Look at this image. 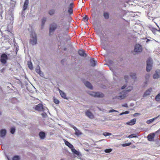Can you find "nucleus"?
Wrapping results in <instances>:
<instances>
[{"label":"nucleus","instance_id":"44","mask_svg":"<svg viewBox=\"0 0 160 160\" xmlns=\"http://www.w3.org/2000/svg\"><path fill=\"white\" fill-rule=\"evenodd\" d=\"M140 115V114L139 113H136L133 115V116L134 117H136L137 116V115Z\"/></svg>","mask_w":160,"mask_h":160},{"label":"nucleus","instance_id":"7","mask_svg":"<svg viewBox=\"0 0 160 160\" xmlns=\"http://www.w3.org/2000/svg\"><path fill=\"white\" fill-rule=\"evenodd\" d=\"M8 59L7 55L5 54H2L1 56V62L3 64H5L6 63V60Z\"/></svg>","mask_w":160,"mask_h":160},{"label":"nucleus","instance_id":"40","mask_svg":"<svg viewBox=\"0 0 160 160\" xmlns=\"http://www.w3.org/2000/svg\"><path fill=\"white\" fill-rule=\"evenodd\" d=\"M43 108L42 109V111H43V112H45V111H47L48 112V108H47V107H43Z\"/></svg>","mask_w":160,"mask_h":160},{"label":"nucleus","instance_id":"30","mask_svg":"<svg viewBox=\"0 0 160 160\" xmlns=\"http://www.w3.org/2000/svg\"><path fill=\"white\" fill-rule=\"evenodd\" d=\"M155 100L157 101H159L160 100V92L156 96Z\"/></svg>","mask_w":160,"mask_h":160},{"label":"nucleus","instance_id":"20","mask_svg":"<svg viewBox=\"0 0 160 160\" xmlns=\"http://www.w3.org/2000/svg\"><path fill=\"white\" fill-rule=\"evenodd\" d=\"M78 54L81 56L84 57L86 56V54L82 50H79L78 51Z\"/></svg>","mask_w":160,"mask_h":160},{"label":"nucleus","instance_id":"16","mask_svg":"<svg viewBox=\"0 0 160 160\" xmlns=\"http://www.w3.org/2000/svg\"><path fill=\"white\" fill-rule=\"evenodd\" d=\"M29 3L28 0H25V2H24L23 7V10H25L28 7V4Z\"/></svg>","mask_w":160,"mask_h":160},{"label":"nucleus","instance_id":"33","mask_svg":"<svg viewBox=\"0 0 160 160\" xmlns=\"http://www.w3.org/2000/svg\"><path fill=\"white\" fill-rule=\"evenodd\" d=\"M68 12L70 14H72L73 13V9L71 8L68 7Z\"/></svg>","mask_w":160,"mask_h":160},{"label":"nucleus","instance_id":"47","mask_svg":"<svg viewBox=\"0 0 160 160\" xmlns=\"http://www.w3.org/2000/svg\"><path fill=\"white\" fill-rule=\"evenodd\" d=\"M83 19L84 20L86 19L87 20H87L88 19V17L86 15L84 17H83Z\"/></svg>","mask_w":160,"mask_h":160},{"label":"nucleus","instance_id":"39","mask_svg":"<svg viewBox=\"0 0 160 160\" xmlns=\"http://www.w3.org/2000/svg\"><path fill=\"white\" fill-rule=\"evenodd\" d=\"M15 132V128H12L11 129L10 132L12 134H13Z\"/></svg>","mask_w":160,"mask_h":160},{"label":"nucleus","instance_id":"35","mask_svg":"<svg viewBox=\"0 0 160 160\" xmlns=\"http://www.w3.org/2000/svg\"><path fill=\"white\" fill-rule=\"evenodd\" d=\"M112 150L111 148L107 149L105 150L104 152L106 153H109L111 152Z\"/></svg>","mask_w":160,"mask_h":160},{"label":"nucleus","instance_id":"22","mask_svg":"<svg viewBox=\"0 0 160 160\" xmlns=\"http://www.w3.org/2000/svg\"><path fill=\"white\" fill-rule=\"evenodd\" d=\"M59 92L61 96L64 98H66V96L65 94L62 91L59 89Z\"/></svg>","mask_w":160,"mask_h":160},{"label":"nucleus","instance_id":"49","mask_svg":"<svg viewBox=\"0 0 160 160\" xmlns=\"http://www.w3.org/2000/svg\"><path fill=\"white\" fill-rule=\"evenodd\" d=\"M126 85H123V86H122V87L121 89H124L126 88Z\"/></svg>","mask_w":160,"mask_h":160},{"label":"nucleus","instance_id":"55","mask_svg":"<svg viewBox=\"0 0 160 160\" xmlns=\"http://www.w3.org/2000/svg\"><path fill=\"white\" fill-rule=\"evenodd\" d=\"M43 114H43V113H42V115H43Z\"/></svg>","mask_w":160,"mask_h":160},{"label":"nucleus","instance_id":"41","mask_svg":"<svg viewBox=\"0 0 160 160\" xmlns=\"http://www.w3.org/2000/svg\"><path fill=\"white\" fill-rule=\"evenodd\" d=\"M118 112V111L115 110H114V109L111 110L110 111H109V113H111V112Z\"/></svg>","mask_w":160,"mask_h":160},{"label":"nucleus","instance_id":"31","mask_svg":"<svg viewBox=\"0 0 160 160\" xmlns=\"http://www.w3.org/2000/svg\"><path fill=\"white\" fill-rule=\"evenodd\" d=\"M137 136H136V134H131L129 135L128 137H127V138H135Z\"/></svg>","mask_w":160,"mask_h":160},{"label":"nucleus","instance_id":"52","mask_svg":"<svg viewBox=\"0 0 160 160\" xmlns=\"http://www.w3.org/2000/svg\"><path fill=\"white\" fill-rule=\"evenodd\" d=\"M158 31L159 32H160V28H159V30H158Z\"/></svg>","mask_w":160,"mask_h":160},{"label":"nucleus","instance_id":"2","mask_svg":"<svg viewBox=\"0 0 160 160\" xmlns=\"http://www.w3.org/2000/svg\"><path fill=\"white\" fill-rule=\"evenodd\" d=\"M31 38L30 43L32 45H35L37 43V38L36 33L34 32H32L31 34Z\"/></svg>","mask_w":160,"mask_h":160},{"label":"nucleus","instance_id":"3","mask_svg":"<svg viewBox=\"0 0 160 160\" xmlns=\"http://www.w3.org/2000/svg\"><path fill=\"white\" fill-rule=\"evenodd\" d=\"M152 61L151 58H149L148 59L147 62V71L148 72H149L152 67Z\"/></svg>","mask_w":160,"mask_h":160},{"label":"nucleus","instance_id":"50","mask_svg":"<svg viewBox=\"0 0 160 160\" xmlns=\"http://www.w3.org/2000/svg\"><path fill=\"white\" fill-rule=\"evenodd\" d=\"M123 115V113L122 112L119 115L120 116H121V115Z\"/></svg>","mask_w":160,"mask_h":160},{"label":"nucleus","instance_id":"12","mask_svg":"<svg viewBox=\"0 0 160 160\" xmlns=\"http://www.w3.org/2000/svg\"><path fill=\"white\" fill-rule=\"evenodd\" d=\"M136 121V119L134 118L130 121L126 122V124L129 125H132L134 124Z\"/></svg>","mask_w":160,"mask_h":160},{"label":"nucleus","instance_id":"34","mask_svg":"<svg viewBox=\"0 0 160 160\" xmlns=\"http://www.w3.org/2000/svg\"><path fill=\"white\" fill-rule=\"evenodd\" d=\"M111 133H109V132H104L103 133V135L105 136H110V135H111Z\"/></svg>","mask_w":160,"mask_h":160},{"label":"nucleus","instance_id":"53","mask_svg":"<svg viewBox=\"0 0 160 160\" xmlns=\"http://www.w3.org/2000/svg\"><path fill=\"white\" fill-rule=\"evenodd\" d=\"M110 62H112V61H110ZM110 63H111V62H110Z\"/></svg>","mask_w":160,"mask_h":160},{"label":"nucleus","instance_id":"1","mask_svg":"<svg viewBox=\"0 0 160 160\" xmlns=\"http://www.w3.org/2000/svg\"><path fill=\"white\" fill-rule=\"evenodd\" d=\"M133 87L131 86H129L127 88L126 90L123 91L121 93V95L116 97V98L121 100L124 98L127 95L128 93L132 89Z\"/></svg>","mask_w":160,"mask_h":160},{"label":"nucleus","instance_id":"46","mask_svg":"<svg viewBox=\"0 0 160 160\" xmlns=\"http://www.w3.org/2000/svg\"><path fill=\"white\" fill-rule=\"evenodd\" d=\"M122 106L123 107H126V108H127L128 107V104L127 103H125V104L122 105Z\"/></svg>","mask_w":160,"mask_h":160},{"label":"nucleus","instance_id":"18","mask_svg":"<svg viewBox=\"0 0 160 160\" xmlns=\"http://www.w3.org/2000/svg\"><path fill=\"white\" fill-rule=\"evenodd\" d=\"M85 86L89 88L92 89V87L91 84L88 82H86L85 83Z\"/></svg>","mask_w":160,"mask_h":160},{"label":"nucleus","instance_id":"45","mask_svg":"<svg viewBox=\"0 0 160 160\" xmlns=\"http://www.w3.org/2000/svg\"><path fill=\"white\" fill-rule=\"evenodd\" d=\"M73 3H71L70 4L69 8H73Z\"/></svg>","mask_w":160,"mask_h":160},{"label":"nucleus","instance_id":"21","mask_svg":"<svg viewBox=\"0 0 160 160\" xmlns=\"http://www.w3.org/2000/svg\"><path fill=\"white\" fill-rule=\"evenodd\" d=\"M72 151L75 154L77 155L78 156H79L80 155V152L78 151H77L74 148V147L72 148L71 149Z\"/></svg>","mask_w":160,"mask_h":160},{"label":"nucleus","instance_id":"29","mask_svg":"<svg viewBox=\"0 0 160 160\" xmlns=\"http://www.w3.org/2000/svg\"><path fill=\"white\" fill-rule=\"evenodd\" d=\"M103 16L105 19H108L109 18V14L107 12H105L103 13Z\"/></svg>","mask_w":160,"mask_h":160},{"label":"nucleus","instance_id":"28","mask_svg":"<svg viewBox=\"0 0 160 160\" xmlns=\"http://www.w3.org/2000/svg\"><path fill=\"white\" fill-rule=\"evenodd\" d=\"M131 77L133 79L136 78V74L134 73H131L130 74Z\"/></svg>","mask_w":160,"mask_h":160},{"label":"nucleus","instance_id":"5","mask_svg":"<svg viewBox=\"0 0 160 160\" xmlns=\"http://www.w3.org/2000/svg\"><path fill=\"white\" fill-rule=\"evenodd\" d=\"M142 47L139 44H136L134 47V52H142Z\"/></svg>","mask_w":160,"mask_h":160},{"label":"nucleus","instance_id":"24","mask_svg":"<svg viewBox=\"0 0 160 160\" xmlns=\"http://www.w3.org/2000/svg\"><path fill=\"white\" fill-rule=\"evenodd\" d=\"M90 62L91 65L92 66L94 67L95 66L96 62L93 59V58L91 59Z\"/></svg>","mask_w":160,"mask_h":160},{"label":"nucleus","instance_id":"51","mask_svg":"<svg viewBox=\"0 0 160 160\" xmlns=\"http://www.w3.org/2000/svg\"><path fill=\"white\" fill-rule=\"evenodd\" d=\"M110 70H112V72H113V71H112V69H111V68H110Z\"/></svg>","mask_w":160,"mask_h":160},{"label":"nucleus","instance_id":"4","mask_svg":"<svg viewBox=\"0 0 160 160\" xmlns=\"http://www.w3.org/2000/svg\"><path fill=\"white\" fill-rule=\"evenodd\" d=\"M89 94L95 97L102 98L104 96L103 94L100 92H90Z\"/></svg>","mask_w":160,"mask_h":160},{"label":"nucleus","instance_id":"25","mask_svg":"<svg viewBox=\"0 0 160 160\" xmlns=\"http://www.w3.org/2000/svg\"><path fill=\"white\" fill-rule=\"evenodd\" d=\"M28 65L29 68L31 69L32 70L33 69V67L31 61L28 62Z\"/></svg>","mask_w":160,"mask_h":160},{"label":"nucleus","instance_id":"14","mask_svg":"<svg viewBox=\"0 0 160 160\" xmlns=\"http://www.w3.org/2000/svg\"><path fill=\"white\" fill-rule=\"evenodd\" d=\"M152 91V89L151 88H150L148 89L146 91V92L144 93L143 97H145L150 95V93Z\"/></svg>","mask_w":160,"mask_h":160},{"label":"nucleus","instance_id":"54","mask_svg":"<svg viewBox=\"0 0 160 160\" xmlns=\"http://www.w3.org/2000/svg\"><path fill=\"white\" fill-rule=\"evenodd\" d=\"M86 151H88V150H86Z\"/></svg>","mask_w":160,"mask_h":160},{"label":"nucleus","instance_id":"8","mask_svg":"<svg viewBox=\"0 0 160 160\" xmlns=\"http://www.w3.org/2000/svg\"><path fill=\"white\" fill-rule=\"evenodd\" d=\"M155 134L154 133H151L148 135L147 137L148 140L149 141H153Z\"/></svg>","mask_w":160,"mask_h":160},{"label":"nucleus","instance_id":"10","mask_svg":"<svg viewBox=\"0 0 160 160\" xmlns=\"http://www.w3.org/2000/svg\"><path fill=\"white\" fill-rule=\"evenodd\" d=\"M72 127L75 132V134L76 135L78 136L82 134L81 131L79 130L77 128L74 126H73Z\"/></svg>","mask_w":160,"mask_h":160},{"label":"nucleus","instance_id":"11","mask_svg":"<svg viewBox=\"0 0 160 160\" xmlns=\"http://www.w3.org/2000/svg\"><path fill=\"white\" fill-rule=\"evenodd\" d=\"M6 130L5 129H2L0 131V137L4 138L6 136Z\"/></svg>","mask_w":160,"mask_h":160},{"label":"nucleus","instance_id":"23","mask_svg":"<svg viewBox=\"0 0 160 160\" xmlns=\"http://www.w3.org/2000/svg\"><path fill=\"white\" fill-rule=\"evenodd\" d=\"M159 117V116H158L157 117L154 118H152V119H150V120H147V123L148 124H149V123L152 122L153 121H154V120H155L157 119Z\"/></svg>","mask_w":160,"mask_h":160},{"label":"nucleus","instance_id":"13","mask_svg":"<svg viewBox=\"0 0 160 160\" xmlns=\"http://www.w3.org/2000/svg\"><path fill=\"white\" fill-rule=\"evenodd\" d=\"M86 115L89 118L92 119L94 116L92 113L89 111L88 110L86 112Z\"/></svg>","mask_w":160,"mask_h":160},{"label":"nucleus","instance_id":"42","mask_svg":"<svg viewBox=\"0 0 160 160\" xmlns=\"http://www.w3.org/2000/svg\"><path fill=\"white\" fill-rule=\"evenodd\" d=\"M149 78V74H147L145 76V78L146 79L148 80Z\"/></svg>","mask_w":160,"mask_h":160},{"label":"nucleus","instance_id":"17","mask_svg":"<svg viewBox=\"0 0 160 160\" xmlns=\"http://www.w3.org/2000/svg\"><path fill=\"white\" fill-rule=\"evenodd\" d=\"M64 142L65 145L71 149L73 148V146L68 141L64 140Z\"/></svg>","mask_w":160,"mask_h":160},{"label":"nucleus","instance_id":"48","mask_svg":"<svg viewBox=\"0 0 160 160\" xmlns=\"http://www.w3.org/2000/svg\"><path fill=\"white\" fill-rule=\"evenodd\" d=\"M123 114H128L129 113V112L128 111H126L124 112H123Z\"/></svg>","mask_w":160,"mask_h":160},{"label":"nucleus","instance_id":"27","mask_svg":"<svg viewBox=\"0 0 160 160\" xmlns=\"http://www.w3.org/2000/svg\"><path fill=\"white\" fill-rule=\"evenodd\" d=\"M46 20V18L45 17H43L42 20V28L43 27L45 22Z\"/></svg>","mask_w":160,"mask_h":160},{"label":"nucleus","instance_id":"43","mask_svg":"<svg viewBox=\"0 0 160 160\" xmlns=\"http://www.w3.org/2000/svg\"><path fill=\"white\" fill-rule=\"evenodd\" d=\"M128 78V76H125L124 77V79L126 80V82H127V80Z\"/></svg>","mask_w":160,"mask_h":160},{"label":"nucleus","instance_id":"19","mask_svg":"<svg viewBox=\"0 0 160 160\" xmlns=\"http://www.w3.org/2000/svg\"><path fill=\"white\" fill-rule=\"evenodd\" d=\"M39 136L41 139H43L45 136V133L43 132H41L39 133Z\"/></svg>","mask_w":160,"mask_h":160},{"label":"nucleus","instance_id":"32","mask_svg":"<svg viewBox=\"0 0 160 160\" xmlns=\"http://www.w3.org/2000/svg\"><path fill=\"white\" fill-rule=\"evenodd\" d=\"M54 12L55 10L54 9L50 10L48 12V13L50 15H53L54 13Z\"/></svg>","mask_w":160,"mask_h":160},{"label":"nucleus","instance_id":"36","mask_svg":"<svg viewBox=\"0 0 160 160\" xmlns=\"http://www.w3.org/2000/svg\"><path fill=\"white\" fill-rule=\"evenodd\" d=\"M53 101L55 104H58L59 102V101L58 99H56L55 98H54Z\"/></svg>","mask_w":160,"mask_h":160},{"label":"nucleus","instance_id":"9","mask_svg":"<svg viewBox=\"0 0 160 160\" xmlns=\"http://www.w3.org/2000/svg\"><path fill=\"white\" fill-rule=\"evenodd\" d=\"M43 105L41 104H39L36 106L35 109L39 111H42L43 109Z\"/></svg>","mask_w":160,"mask_h":160},{"label":"nucleus","instance_id":"6","mask_svg":"<svg viewBox=\"0 0 160 160\" xmlns=\"http://www.w3.org/2000/svg\"><path fill=\"white\" fill-rule=\"evenodd\" d=\"M57 25L55 23H53L50 25L49 32L51 33L54 32L57 28Z\"/></svg>","mask_w":160,"mask_h":160},{"label":"nucleus","instance_id":"56","mask_svg":"<svg viewBox=\"0 0 160 160\" xmlns=\"http://www.w3.org/2000/svg\"><path fill=\"white\" fill-rule=\"evenodd\" d=\"M157 26H158V28H159V26H158L157 25Z\"/></svg>","mask_w":160,"mask_h":160},{"label":"nucleus","instance_id":"37","mask_svg":"<svg viewBox=\"0 0 160 160\" xmlns=\"http://www.w3.org/2000/svg\"><path fill=\"white\" fill-rule=\"evenodd\" d=\"M13 160H19V157L18 156H16L13 157Z\"/></svg>","mask_w":160,"mask_h":160},{"label":"nucleus","instance_id":"26","mask_svg":"<svg viewBox=\"0 0 160 160\" xmlns=\"http://www.w3.org/2000/svg\"><path fill=\"white\" fill-rule=\"evenodd\" d=\"M159 74L157 71L155 73L153 76V78L154 79H157L159 77Z\"/></svg>","mask_w":160,"mask_h":160},{"label":"nucleus","instance_id":"38","mask_svg":"<svg viewBox=\"0 0 160 160\" xmlns=\"http://www.w3.org/2000/svg\"><path fill=\"white\" fill-rule=\"evenodd\" d=\"M131 142H130L129 143H124V144H122V146L123 147L128 146H129V145H130L131 144Z\"/></svg>","mask_w":160,"mask_h":160},{"label":"nucleus","instance_id":"15","mask_svg":"<svg viewBox=\"0 0 160 160\" xmlns=\"http://www.w3.org/2000/svg\"><path fill=\"white\" fill-rule=\"evenodd\" d=\"M36 72L38 73L41 76L43 75L42 72L40 70V68L39 66H37L36 68Z\"/></svg>","mask_w":160,"mask_h":160}]
</instances>
